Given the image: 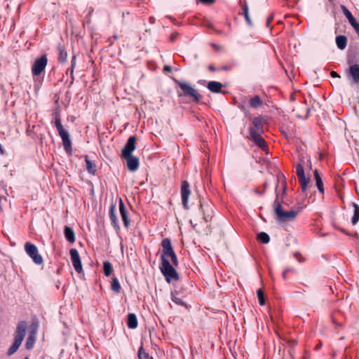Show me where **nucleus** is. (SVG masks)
Wrapping results in <instances>:
<instances>
[{
    "instance_id": "37998d69",
    "label": "nucleus",
    "mask_w": 359,
    "mask_h": 359,
    "mask_svg": "<svg viewBox=\"0 0 359 359\" xmlns=\"http://www.w3.org/2000/svg\"><path fill=\"white\" fill-rule=\"evenodd\" d=\"M200 209L201 210V211H202V212H203V219H204L206 222H208V219H209L210 217H210V215H207V214H206L205 210H204L203 205L201 203V204H200Z\"/></svg>"
},
{
    "instance_id": "338daca9",
    "label": "nucleus",
    "mask_w": 359,
    "mask_h": 359,
    "mask_svg": "<svg viewBox=\"0 0 359 359\" xmlns=\"http://www.w3.org/2000/svg\"><path fill=\"white\" fill-rule=\"evenodd\" d=\"M212 46L213 48H215V49H217V46L216 44H215V43H212Z\"/></svg>"
},
{
    "instance_id": "39448f33",
    "label": "nucleus",
    "mask_w": 359,
    "mask_h": 359,
    "mask_svg": "<svg viewBox=\"0 0 359 359\" xmlns=\"http://www.w3.org/2000/svg\"><path fill=\"white\" fill-rule=\"evenodd\" d=\"M27 327V323L25 320L18 323L15 333L14 342L7 352L8 356L12 355L18 351L26 335Z\"/></svg>"
},
{
    "instance_id": "4c0bfd02",
    "label": "nucleus",
    "mask_w": 359,
    "mask_h": 359,
    "mask_svg": "<svg viewBox=\"0 0 359 359\" xmlns=\"http://www.w3.org/2000/svg\"><path fill=\"white\" fill-rule=\"evenodd\" d=\"M257 295L259 301V304L262 306L265 304L264 293L262 289H258L257 291Z\"/></svg>"
},
{
    "instance_id": "bb28decb",
    "label": "nucleus",
    "mask_w": 359,
    "mask_h": 359,
    "mask_svg": "<svg viewBox=\"0 0 359 359\" xmlns=\"http://www.w3.org/2000/svg\"><path fill=\"white\" fill-rule=\"evenodd\" d=\"M127 325L130 329H135L137 327V319L135 313H129L127 317Z\"/></svg>"
},
{
    "instance_id": "2eb2a0df",
    "label": "nucleus",
    "mask_w": 359,
    "mask_h": 359,
    "mask_svg": "<svg viewBox=\"0 0 359 359\" xmlns=\"http://www.w3.org/2000/svg\"><path fill=\"white\" fill-rule=\"evenodd\" d=\"M136 140L137 139L135 136L129 137L121 150V157L133 155V152L136 148Z\"/></svg>"
},
{
    "instance_id": "7ed1b4c3",
    "label": "nucleus",
    "mask_w": 359,
    "mask_h": 359,
    "mask_svg": "<svg viewBox=\"0 0 359 359\" xmlns=\"http://www.w3.org/2000/svg\"><path fill=\"white\" fill-rule=\"evenodd\" d=\"M27 327V323L25 320L18 323L15 333L14 342L7 352L8 356L12 355L18 351L26 335Z\"/></svg>"
},
{
    "instance_id": "9b49d317",
    "label": "nucleus",
    "mask_w": 359,
    "mask_h": 359,
    "mask_svg": "<svg viewBox=\"0 0 359 359\" xmlns=\"http://www.w3.org/2000/svg\"><path fill=\"white\" fill-rule=\"evenodd\" d=\"M39 322L36 320H34L29 326V335L25 342V348L27 350H31L34 347Z\"/></svg>"
},
{
    "instance_id": "de8ad7c7",
    "label": "nucleus",
    "mask_w": 359,
    "mask_h": 359,
    "mask_svg": "<svg viewBox=\"0 0 359 359\" xmlns=\"http://www.w3.org/2000/svg\"><path fill=\"white\" fill-rule=\"evenodd\" d=\"M273 20V14L270 15L266 20V26L269 27L271 22Z\"/></svg>"
},
{
    "instance_id": "0eeeda50",
    "label": "nucleus",
    "mask_w": 359,
    "mask_h": 359,
    "mask_svg": "<svg viewBox=\"0 0 359 359\" xmlns=\"http://www.w3.org/2000/svg\"><path fill=\"white\" fill-rule=\"evenodd\" d=\"M55 115V121L54 124L56 127V129L58 132L59 135L60 136L62 140V144L64 147L65 151L67 154L71 155L72 153V140L70 139V135L67 130L65 129L62 124L61 123L60 118L57 113L54 114Z\"/></svg>"
},
{
    "instance_id": "aec40b11",
    "label": "nucleus",
    "mask_w": 359,
    "mask_h": 359,
    "mask_svg": "<svg viewBox=\"0 0 359 359\" xmlns=\"http://www.w3.org/2000/svg\"><path fill=\"white\" fill-rule=\"evenodd\" d=\"M109 217L111 223V225L116 231L120 229V226L118 223V218L116 215V203L113 201L111 203L109 208Z\"/></svg>"
},
{
    "instance_id": "6e6d98bb",
    "label": "nucleus",
    "mask_w": 359,
    "mask_h": 359,
    "mask_svg": "<svg viewBox=\"0 0 359 359\" xmlns=\"http://www.w3.org/2000/svg\"><path fill=\"white\" fill-rule=\"evenodd\" d=\"M284 271H286L287 273L289 272H294V269L293 268H287Z\"/></svg>"
},
{
    "instance_id": "412c9836",
    "label": "nucleus",
    "mask_w": 359,
    "mask_h": 359,
    "mask_svg": "<svg viewBox=\"0 0 359 359\" xmlns=\"http://www.w3.org/2000/svg\"><path fill=\"white\" fill-rule=\"evenodd\" d=\"M222 83L219 81H209L207 85L208 89L214 93H219L222 92Z\"/></svg>"
},
{
    "instance_id": "5701e85b",
    "label": "nucleus",
    "mask_w": 359,
    "mask_h": 359,
    "mask_svg": "<svg viewBox=\"0 0 359 359\" xmlns=\"http://www.w3.org/2000/svg\"><path fill=\"white\" fill-rule=\"evenodd\" d=\"M349 74L354 82H359V65L358 64H354L350 66Z\"/></svg>"
},
{
    "instance_id": "dca6fc26",
    "label": "nucleus",
    "mask_w": 359,
    "mask_h": 359,
    "mask_svg": "<svg viewBox=\"0 0 359 359\" xmlns=\"http://www.w3.org/2000/svg\"><path fill=\"white\" fill-rule=\"evenodd\" d=\"M45 70V53L35 60L32 67V72L34 76H39Z\"/></svg>"
},
{
    "instance_id": "393cba45",
    "label": "nucleus",
    "mask_w": 359,
    "mask_h": 359,
    "mask_svg": "<svg viewBox=\"0 0 359 359\" xmlns=\"http://www.w3.org/2000/svg\"><path fill=\"white\" fill-rule=\"evenodd\" d=\"M252 124L255 130L259 133H263V118L261 116L255 117L252 120Z\"/></svg>"
},
{
    "instance_id": "bf43d9fd",
    "label": "nucleus",
    "mask_w": 359,
    "mask_h": 359,
    "mask_svg": "<svg viewBox=\"0 0 359 359\" xmlns=\"http://www.w3.org/2000/svg\"><path fill=\"white\" fill-rule=\"evenodd\" d=\"M286 189H287V184H286V182L285 181H283V194H285L286 192Z\"/></svg>"
},
{
    "instance_id": "f3484780",
    "label": "nucleus",
    "mask_w": 359,
    "mask_h": 359,
    "mask_svg": "<svg viewBox=\"0 0 359 359\" xmlns=\"http://www.w3.org/2000/svg\"><path fill=\"white\" fill-rule=\"evenodd\" d=\"M250 135L252 140L257 145L259 148L264 149L266 147L265 140L262 137L261 133L257 132L254 128H249Z\"/></svg>"
},
{
    "instance_id": "f704fd0d",
    "label": "nucleus",
    "mask_w": 359,
    "mask_h": 359,
    "mask_svg": "<svg viewBox=\"0 0 359 359\" xmlns=\"http://www.w3.org/2000/svg\"><path fill=\"white\" fill-rule=\"evenodd\" d=\"M257 240L264 244H267L270 241V237L268 233L265 232H260L257 234Z\"/></svg>"
},
{
    "instance_id": "473e14b6",
    "label": "nucleus",
    "mask_w": 359,
    "mask_h": 359,
    "mask_svg": "<svg viewBox=\"0 0 359 359\" xmlns=\"http://www.w3.org/2000/svg\"><path fill=\"white\" fill-rule=\"evenodd\" d=\"M103 271L106 276H110L113 273V266L111 262L105 261L103 263Z\"/></svg>"
},
{
    "instance_id": "423d86ee",
    "label": "nucleus",
    "mask_w": 359,
    "mask_h": 359,
    "mask_svg": "<svg viewBox=\"0 0 359 359\" xmlns=\"http://www.w3.org/2000/svg\"><path fill=\"white\" fill-rule=\"evenodd\" d=\"M27 327V323L25 320L18 323L15 333L14 342L7 352L8 356L12 355L18 351L26 335Z\"/></svg>"
},
{
    "instance_id": "c03bdc74",
    "label": "nucleus",
    "mask_w": 359,
    "mask_h": 359,
    "mask_svg": "<svg viewBox=\"0 0 359 359\" xmlns=\"http://www.w3.org/2000/svg\"><path fill=\"white\" fill-rule=\"evenodd\" d=\"M294 257H296L299 262H304L305 259L302 257L301 254L299 252H297L294 254Z\"/></svg>"
},
{
    "instance_id": "4468645a",
    "label": "nucleus",
    "mask_w": 359,
    "mask_h": 359,
    "mask_svg": "<svg viewBox=\"0 0 359 359\" xmlns=\"http://www.w3.org/2000/svg\"><path fill=\"white\" fill-rule=\"evenodd\" d=\"M191 194L190 186L187 181H183L181 186L182 203L184 209H189V198Z\"/></svg>"
},
{
    "instance_id": "72a5a7b5",
    "label": "nucleus",
    "mask_w": 359,
    "mask_h": 359,
    "mask_svg": "<svg viewBox=\"0 0 359 359\" xmlns=\"http://www.w3.org/2000/svg\"><path fill=\"white\" fill-rule=\"evenodd\" d=\"M242 9H243L242 14L243 15L246 22L250 26H252V20H251V19L250 18V15H249L248 6V4L246 2H245L244 4L243 5Z\"/></svg>"
},
{
    "instance_id": "09e8293b",
    "label": "nucleus",
    "mask_w": 359,
    "mask_h": 359,
    "mask_svg": "<svg viewBox=\"0 0 359 359\" xmlns=\"http://www.w3.org/2000/svg\"><path fill=\"white\" fill-rule=\"evenodd\" d=\"M200 1L205 4H212L215 3V0H200Z\"/></svg>"
},
{
    "instance_id": "052dcab7",
    "label": "nucleus",
    "mask_w": 359,
    "mask_h": 359,
    "mask_svg": "<svg viewBox=\"0 0 359 359\" xmlns=\"http://www.w3.org/2000/svg\"><path fill=\"white\" fill-rule=\"evenodd\" d=\"M4 149H3L2 147V145L0 143V154H4Z\"/></svg>"
},
{
    "instance_id": "a18cd8bd",
    "label": "nucleus",
    "mask_w": 359,
    "mask_h": 359,
    "mask_svg": "<svg viewBox=\"0 0 359 359\" xmlns=\"http://www.w3.org/2000/svg\"><path fill=\"white\" fill-rule=\"evenodd\" d=\"M76 56L74 55L72 58V65H71V69H70V72H71V74H73V71H74V68L75 67V64H76Z\"/></svg>"
},
{
    "instance_id": "ddd939ff",
    "label": "nucleus",
    "mask_w": 359,
    "mask_h": 359,
    "mask_svg": "<svg viewBox=\"0 0 359 359\" xmlns=\"http://www.w3.org/2000/svg\"><path fill=\"white\" fill-rule=\"evenodd\" d=\"M69 255L75 271L79 273H81L83 271V267L78 250L75 248H72L69 250Z\"/></svg>"
},
{
    "instance_id": "6e6552de",
    "label": "nucleus",
    "mask_w": 359,
    "mask_h": 359,
    "mask_svg": "<svg viewBox=\"0 0 359 359\" xmlns=\"http://www.w3.org/2000/svg\"><path fill=\"white\" fill-rule=\"evenodd\" d=\"M278 198V195L276 194V198L273 202L274 212L276 215V219L281 222L294 220L300 210H292L290 211H284Z\"/></svg>"
},
{
    "instance_id": "864d4df0",
    "label": "nucleus",
    "mask_w": 359,
    "mask_h": 359,
    "mask_svg": "<svg viewBox=\"0 0 359 359\" xmlns=\"http://www.w3.org/2000/svg\"><path fill=\"white\" fill-rule=\"evenodd\" d=\"M255 192L257 194H259L260 195H263L265 193V190L263 189L262 191L259 190L258 189H255Z\"/></svg>"
},
{
    "instance_id": "79ce46f5",
    "label": "nucleus",
    "mask_w": 359,
    "mask_h": 359,
    "mask_svg": "<svg viewBox=\"0 0 359 359\" xmlns=\"http://www.w3.org/2000/svg\"><path fill=\"white\" fill-rule=\"evenodd\" d=\"M168 257H170L171 259V262L172 263V264L175 266H178V259H177V255L175 254V252H174L173 254H172L170 256H169Z\"/></svg>"
},
{
    "instance_id": "4d7b16f0",
    "label": "nucleus",
    "mask_w": 359,
    "mask_h": 359,
    "mask_svg": "<svg viewBox=\"0 0 359 359\" xmlns=\"http://www.w3.org/2000/svg\"><path fill=\"white\" fill-rule=\"evenodd\" d=\"M238 108H239L241 110L243 111H245V109H245V107L243 104H240L238 105Z\"/></svg>"
},
{
    "instance_id": "49530a36",
    "label": "nucleus",
    "mask_w": 359,
    "mask_h": 359,
    "mask_svg": "<svg viewBox=\"0 0 359 359\" xmlns=\"http://www.w3.org/2000/svg\"><path fill=\"white\" fill-rule=\"evenodd\" d=\"M178 35H179L178 32H173L170 36V41L172 42L175 41L176 40V39L177 38Z\"/></svg>"
},
{
    "instance_id": "8fccbe9b",
    "label": "nucleus",
    "mask_w": 359,
    "mask_h": 359,
    "mask_svg": "<svg viewBox=\"0 0 359 359\" xmlns=\"http://www.w3.org/2000/svg\"><path fill=\"white\" fill-rule=\"evenodd\" d=\"M330 75L332 78H339L340 77L339 74L334 71L331 72Z\"/></svg>"
},
{
    "instance_id": "f257e3e1",
    "label": "nucleus",
    "mask_w": 359,
    "mask_h": 359,
    "mask_svg": "<svg viewBox=\"0 0 359 359\" xmlns=\"http://www.w3.org/2000/svg\"><path fill=\"white\" fill-rule=\"evenodd\" d=\"M173 81L176 86H177L180 90L177 91V95L179 97H187L192 99L194 102L198 103L201 99L202 95L190 84L188 83L179 81L176 79H173Z\"/></svg>"
},
{
    "instance_id": "0e129e2a",
    "label": "nucleus",
    "mask_w": 359,
    "mask_h": 359,
    "mask_svg": "<svg viewBox=\"0 0 359 359\" xmlns=\"http://www.w3.org/2000/svg\"><path fill=\"white\" fill-rule=\"evenodd\" d=\"M282 135H283L284 137H285L286 138H287V137H287V133H286L285 131H282Z\"/></svg>"
},
{
    "instance_id": "603ef678",
    "label": "nucleus",
    "mask_w": 359,
    "mask_h": 359,
    "mask_svg": "<svg viewBox=\"0 0 359 359\" xmlns=\"http://www.w3.org/2000/svg\"><path fill=\"white\" fill-rule=\"evenodd\" d=\"M208 69L212 72L216 71V68L215 67V66L213 65H209Z\"/></svg>"
},
{
    "instance_id": "e433bc0d",
    "label": "nucleus",
    "mask_w": 359,
    "mask_h": 359,
    "mask_svg": "<svg viewBox=\"0 0 359 359\" xmlns=\"http://www.w3.org/2000/svg\"><path fill=\"white\" fill-rule=\"evenodd\" d=\"M177 294V292H172V294H171L172 301L177 305L187 307V304L181 298L177 297L176 296Z\"/></svg>"
},
{
    "instance_id": "6ab92c4d",
    "label": "nucleus",
    "mask_w": 359,
    "mask_h": 359,
    "mask_svg": "<svg viewBox=\"0 0 359 359\" xmlns=\"http://www.w3.org/2000/svg\"><path fill=\"white\" fill-rule=\"evenodd\" d=\"M118 208H119V212H120V215H121L123 225L126 229H128L130 225V219L128 217V210L125 206V204L121 198H119Z\"/></svg>"
},
{
    "instance_id": "a878e982",
    "label": "nucleus",
    "mask_w": 359,
    "mask_h": 359,
    "mask_svg": "<svg viewBox=\"0 0 359 359\" xmlns=\"http://www.w3.org/2000/svg\"><path fill=\"white\" fill-rule=\"evenodd\" d=\"M337 48L339 50H344L347 45V38L344 35H339L335 39Z\"/></svg>"
},
{
    "instance_id": "58836bf2",
    "label": "nucleus",
    "mask_w": 359,
    "mask_h": 359,
    "mask_svg": "<svg viewBox=\"0 0 359 359\" xmlns=\"http://www.w3.org/2000/svg\"><path fill=\"white\" fill-rule=\"evenodd\" d=\"M143 355L144 358L145 359H151V357L149 356V354L148 353H146L144 351V348L142 346H141L138 350V357L140 359H142V356Z\"/></svg>"
},
{
    "instance_id": "cd10ccee",
    "label": "nucleus",
    "mask_w": 359,
    "mask_h": 359,
    "mask_svg": "<svg viewBox=\"0 0 359 359\" xmlns=\"http://www.w3.org/2000/svg\"><path fill=\"white\" fill-rule=\"evenodd\" d=\"M249 104H250V107L254 108V109H257L262 106L263 100L261 99V97L259 95H255L250 99Z\"/></svg>"
},
{
    "instance_id": "1a4fd4ad",
    "label": "nucleus",
    "mask_w": 359,
    "mask_h": 359,
    "mask_svg": "<svg viewBox=\"0 0 359 359\" xmlns=\"http://www.w3.org/2000/svg\"><path fill=\"white\" fill-rule=\"evenodd\" d=\"M160 270L168 283L172 280H177L180 278L179 274L170 262H162Z\"/></svg>"
},
{
    "instance_id": "c756f323",
    "label": "nucleus",
    "mask_w": 359,
    "mask_h": 359,
    "mask_svg": "<svg viewBox=\"0 0 359 359\" xmlns=\"http://www.w3.org/2000/svg\"><path fill=\"white\" fill-rule=\"evenodd\" d=\"M341 10H342L344 15L347 18V20H348V22L350 23L351 25H352L353 24H355V22H357L355 18L353 17V15L351 13V11L345 6H341Z\"/></svg>"
},
{
    "instance_id": "69168bd1",
    "label": "nucleus",
    "mask_w": 359,
    "mask_h": 359,
    "mask_svg": "<svg viewBox=\"0 0 359 359\" xmlns=\"http://www.w3.org/2000/svg\"><path fill=\"white\" fill-rule=\"evenodd\" d=\"M215 31L217 33L219 34H222V31H221V30H215Z\"/></svg>"
},
{
    "instance_id": "680f3d73",
    "label": "nucleus",
    "mask_w": 359,
    "mask_h": 359,
    "mask_svg": "<svg viewBox=\"0 0 359 359\" xmlns=\"http://www.w3.org/2000/svg\"><path fill=\"white\" fill-rule=\"evenodd\" d=\"M221 69L222 70H228L229 69V67L228 66H222L221 68Z\"/></svg>"
},
{
    "instance_id": "774afa93",
    "label": "nucleus",
    "mask_w": 359,
    "mask_h": 359,
    "mask_svg": "<svg viewBox=\"0 0 359 359\" xmlns=\"http://www.w3.org/2000/svg\"><path fill=\"white\" fill-rule=\"evenodd\" d=\"M267 187V182H264V189L265 190Z\"/></svg>"
},
{
    "instance_id": "f03ea898",
    "label": "nucleus",
    "mask_w": 359,
    "mask_h": 359,
    "mask_svg": "<svg viewBox=\"0 0 359 359\" xmlns=\"http://www.w3.org/2000/svg\"><path fill=\"white\" fill-rule=\"evenodd\" d=\"M27 327V323L25 320L18 323L15 333L14 342L7 352L8 356L12 355L18 351L26 335Z\"/></svg>"
},
{
    "instance_id": "f8f14e48",
    "label": "nucleus",
    "mask_w": 359,
    "mask_h": 359,
    "mask_svg": "<svg viewBox=\"0 0 359 359\" xmlns=\"http://www.w3.org/2000/svg\"><path fill=\"white\" fill-rule=\"evenodd\" d=\"M162 254L161 260L162 262H168V257L175 252L172 246L171 241L169 238H164L161 241Z\"/></svg>"
},
{
    "instance_id": "b1692460",
    "label": "nucleus",
    "mask_w": 359,
    "mask_h": 359,
    "mask_svg": "<svg viewBox=\"0 0 359 359\" xmlns=\"http://www.w3.org/2000/svg\"><path fill=\"white\" fill-rule=\"evenodd\" d=\"M313 175H314V179L316 180V187H317L318 191L321 194H324L323 182V180L321 179V177H320L318 170L316 169L314 170Z\"/></svg>"
},
{
    "instance_id": "2f4dec72",
    "label": "nucleus",
    "mask_w": 359,
    "mask_h": 359,
    "mask_svg": "<svg viewBox=\"0 0 359 359\" xmlns=\"http://www.w3.org/2000/svg\"><path fill=\"white\" fill-rule=\"evenodd\" d=\"M353 215L351 219L353 225H355L359 221V205L355 203H353Z\"/></svg>"
},
{
    "instance_id": "e2e57ef3",
    "label": "nucleus",
    "mask_w": 359,
    "mask_h": 359,
    "mask_svg": "<svg viewBox=\"0 0 359 359\" xmlns=\"http://www.w3.org/2000/svg\"><path fill=\"white\" fill-rule=\"evenodd\" d=\"M208 27L215 30V28H214L213 25L212 24H210V23L208 25Z\"/></svg>"
},
{
    "instance_id": "ea45409f",
    "label": "nucleus",
    "mask_w": 359,
    "mask_h": 359,
    "mask_svg": "<svg viewBox=\"0 0 359 359\" xmlns=\"http://www.w3.org/2000/svg\"><path fill=\"white\" fill-rule=\"evenodd\" d=\"M67 57V53L64 50L60 49L59 61L64 62L66 61Z\"/></svg>"
},
{
    "instance_id": "c85d7f7f",
    "label": "nucleus",
    "mask_w": 359,
    "mask_h": 359,
    "mask_svg": "<svg viewBox=\"0 0 359 359\" xmlns=\"http://www.w3.org/2000/svg\"><path fill=\"white\" fill-rule=\"evenodd\" d=\"M299 182L301 184V189L303 193H304L308 187V184L310 182V177H306L305 175L297 176Z\"/></svg>"
},
{
    "instance_id": "20e7f679",
    "label": "nucleus",
    "mask_w": 359,
    "mask_h": 359,
    "mask_svg": "<svg viewBox=\"0 0 359 359\" xmlns=\"http://www.w3.org/2000/svg\"><path fill=\"white\" fill-rule=\"evenodd\" d=\"M27 327V323L25 320L18 323L15 333L14 342L7 352L8 356L12 355L18 351L26 335Z\"/></svg>"
},
{
    "instance_id": "13d9d810",
    "label": "nucleus",
    "mask_w": 359,
    "mask_h": 359,
    "mask_svg": "<svg viewBox=\"0 0 359 359\" xmlns=\"http://www.w3.org/2000/svg\"><path fill=\"white\" fill-rule=\"evenodd\" d=\"M283 278L286 280H287V273L286 271H283L282 273Z\"/></svg>"
},
{
    "instance_id": "5fc2aeb1",
    "label": "nucleus",
    "mask_w": 359,
    "mask_h": 359,
    "mask_svg": "<svg viewBox=\"0 0 359 359\" xmlns=\"http://www.w3.org/2000/svg\"><path fill=\"white\" fill-rule=\"evenodd\" d=\"M40 141H41V152L42 154H43V138H42V136H41L40 137Z\"/></svg>"
},
{
    "instance_id": "a211bd4d",
    "label": "nucleus",
    "mask_w": 359,
    "mask_h": 359,
    "mask_svg": "<svg viewBox=\"0 0 359 359\" xmlns=\"http://www.w3.org/2000/svg\"><path fill=\"white\" fill-rule=\"evenodd\" d=\"M126 161L127 168L130 172L136 171L140 166L139 158L133 155L121 157Z\"/></svg>"
},
{
    "instance_id": "3c124183",
    "label": "nucleus",
    "mask_w": 359,
    "mask_h": 359,
    "mask_svg": "<svg viewBox=\"0 0 359 359\" xmlns=\"http://www.w3.org/2000/svg\"><path fill=\"white\" fill-rule=\"evenodd\" d=\"M163 71L170 72L172 71V67L169 65H165L163 67Z\"/></svg>"
},
{
    "instance_id": "7c9ffc66",
    "label": "nucleus",
    "mask_w": 359,
    "mask_h": 359,
    "mask_svg": "<svg viewBox=\"0 0 359 359\" xmlns=\"http://www.w3.org/2000/svg\"><path fill=\"white\" fill-rule=\"evenodd\" d=\"M85 161L86 163V169H87L88 172L89 173L95 175V172H96L95 163L93 161L89 160L88 156H86Z\"/></svg>"
},
{
    "instance_id": "a19ab883",
    "label": "nucleus",
    "mask_w": 359,
    "mask_h": 359,
    "mask_svg": "<svg viewBox=\"0 0 359 359\" xmlns=\"http://www.w3.org/2000/svg\"><path fill=\"white\" fill-rule=\"evenodd\" d=\"M296 173L297 176L305 175L304 167L302 163H298L296 167Z\"/></svg>"
},
{
    "instance_id": "9d476101",
    "label": "nucleus",
    "mask_w": 359,
    "mask_h": 359,
    "mask_svg": "<svg viewBox=\"0 0 359 359\" xmlns=\"http://www.w3.org/2000/svg\"><path fill=\"white\" fill-rule=\"evenodd\" d=\"M25 250L26 253L32 259L34 264H42L43 257L40 254H39L37 247L34 244L30 242H27L25 245Z\"/></svg>"
},
{
    "instance_id": "4be33fe9",
    "label": "nucleus",
    "mask_w": 359,
    "mask_h": 359,
    "mask_svg": "<svg viewBox=\"0 0 359 359\" xmlns=\"http://www.w3.org/2000/svg\"><path fill=\"white\" fill-rule=\"evenodd\" d=\"M64 234L66 240L70 243H74L75 241V233L72 227L65 226L64 229Z\"/></svg>"
},
{
    "instance_id": "c9c22d12",
    "label": "nucleus",
    "mask_w": 359,
    "mask_h": 359,
    "mask_svg": "<svg viewBox=\"0 0 359 359\" xmlns=\"http://www.w3.org/2000/svg\"><path fill=\"white\" fill-rule=\"evenodd\" d=\"M121 285L119 283V281L117 278L114 277L112 278L111 284V289L116 292L119 293L121 290Z\"/></svg>"
}]
</instances>
